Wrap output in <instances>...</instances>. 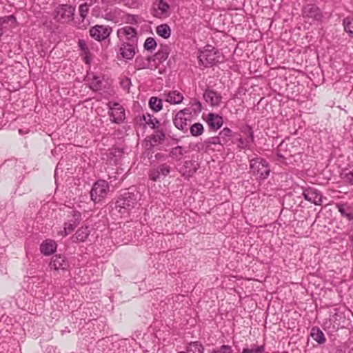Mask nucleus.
<instances>
[{"label":"nucleus","mask_w":353,"mask_h":353,"mask_svg":"<svg viewBox=\"0 0 353 353\" xmlns=\"http://www.w3.org/2000/svg\"><path fill=\"white\" fill-rule=\"evenodd\" d=\"M140 199L138 192H124L121 194L116 201V209L121 213H125L134 208Z\"/></svg>","instance_id":"1"},{"label":"nucleus","mask_w":353,"mask_h":353,"mask_svg":"<svg viewBox=\"0 0 353 353\" xmlns=\"http://www.w3.org/2000/svg\"><path fill=\"white\" fill-rule=\"evenodd\" d=\"M220 52L211 45H206L203 49L199 50L198 56L201 65L205 68L211 67L219 62Z\"/></svg>","instance_id":"2"},{"label":"nucleus","mask_w":353,"mask_h":353,"mask_svg":"<svg viewBox=\"0 0 353 353\" xmlns=\"http://www.w3.org/2000/svg\"><path fill=\"white\" fill-rule=\"evenodd\" d=\"M250 168L253 174L259 176L261 179H267L270 173L269 163L261 157H256L250 161Z\"/></svg>","instance_id":"3"},{"label":"nucleus","mask_w":353,"mask_h":353,"mask_svg":"<svg viewBox=\"0 0 353 353\" xmlns=\"http://www.w3.org/2000/svg\"><path fill=\"white\" fill-rule=\"evenodd\" d=\"M109 189V183L105 180L97 181L90 192L91 200L95 203L100 202L107 196Z\"/></svg>","instance_id":"4"},{"label":"nucleus","mask_w":353,"mask_h":353,"mask_svg":"<svg viewBox=\"0 0 353 353\" xmlns=\"http://www.w3.org/2000/svg\"><path fill=\"white\" fill-rule=\"evenodd\" d=\"M74 12L75 8L71 5H59L54 11V19L61 23L69 22L73 19Z\"/></svg>","instance_id":"5"},{"label":"nucleus","mask_w":353,"mask_h":353,"mask_svg":"<svg viewBox=\"0 0 353 353\" xmlns=\"http://www.w3.org/2000/svg\"><path fill=\"white\" fill-rule=\"evenodd\" d=\"M117 35L120 42L138 43L137 30L132 26H126L117 30Z\"/></svg>","instance_id":"6"},{"label":"nucleus","mask_w":353,"mask_h":353,"mask_svg":"<svg viewBox=\"0 0 353 353\" xmlns=\"http://www.w3.org/2000/svg\"><path fill=\"white\" fill-rule=\"evenodd\" d=\"M302 15L310 23L321 21L323 17L321 9L316 5L312 3H307L303 7Z\"/></svg>","instance_id":"7"},{"label":"nucleus","mask_w":353,"mask_h":353,"mask_svg":"<svg viewBox=\"0 0 353 353\" xmlns=\"http://www.w3.org/2000/svg\"><path fill=\"white\" fill-rule=\"evenodd\" d=\"M112 32V28L109 26L95 25L90 30V37L94 40L101 42L109 38Z\"/></svg>","instance_id":"8"},{"label":"nucleus","mask_w":353,"mask_h":353,"mask_svg":"<svg viewBox=\"0 0 353 353\" xmlns=\"http://www.w3.org/2000/svg\"><path fill=\"white\" fill-rule=\"evenodd\" d=\"M108 106L110 109L108 114L110 117V121L115 123H122L125 118L124 108L116 102H110Z\"/></svg>","instance_id":"9"},{"label":"nucleus","mask_w":353,"mask_h":353,"mask_svg":"<svg viewBox=\"0 0 353 353\" xmlns=\"http://www.w3.org/2000/svg\"><path fill=\"white\" fill-rule=\"evenodd\" d=\"M170 5L164 0H157L152 4V14L156 18H166L170 15Z\"/></svg>","instance_id":"10"},{"label":"nucleus","mask_w":353,"mask_h":353,"mask_svg":"<svg viewBox=\"0 0 353 353\" xmlns=\"http://www.w3.org/2000/svg\"><path fill=\"white\" fill-rule=\"evenodd\" d=\"M137 48L138 46L136 43L121 42L119 52L123 59L132 60L137 53Z\"/></svg>","instance_id":"11"},{"label":"nucleus","mask_w":353,"mask_h":353,"mask_svg":"<svg viewBox=\"0 0 353 353\" xmlns=\"http://www.w3.org/2000/svg\"><path fill=\"white\" fill-rule=\"evenodd\" d=\"M303 198L314 205H321L322 195L319 191L313 188H308L303 191Z\"/></svg>","instance_id":"12"},{"label":"nucleus","mask_w":353,"mask_h":353,"mask_svg":"<svg viewBox=\"0 0 353 353\" xmlns=\"http://www.w3.org/2000/svg\"><path fill=\"white\" fill-rule=\"evenodd\" d=\"M203 98L212 106H219L222 100V97L219 93L210 88L205 89Z\"/></svg>","instance_id":"13"},{"label":"nucleus","mask_w":353,"mask_h":353,"mask_svg":"<svg viewBox=\"0 0 353 353\" xmlns=\"http://www.w3.org/2000/svg\"><path fill=\"white\" fill-rule=\"evenodd\" d=\"M198 170V164L194 161H186L183 165L181 167L179 172L181 175L185 178H190Z\"/></svg>","instance_id":"14"},{"label":"nucleus","mask_w":353,"mask_h":353,"mask_svg":"<svg viewBox=\"0 0 353 353\" xmlns=\"http://www.w3.org/2000/svg\"><path fill=\"white\" fill-rule=\"evenodd\" d=\"M49 265L50 269L57 271L66 269L68 266V263L64 256L56 254L52 258Z\"/></svg>","instance_id":"15"},{"label":"nucleus","mask_w":353,"mask_h":353,"mask_svg":"<svg viewBox=\"0 0 353 353\" xmlns=\"http://www.w3.org/2000/svg\"><path fill=\"white\" fill-rule=\"evenodd\" d=\"M236 134L230 128L225 127L219 133L221 145H231L234 143L233 138Z\"/></svg>","instance_id":"16"},{"label":"nucleus","mask_w":353,"mask_h":353,"mask_svg":"<svg viewBox=\"0 0 353 353\" xmlns=\"http://www.w3.org/2000/svg\"><path fill=\"white\" fill-rule=\"evenodd\" d=\"M57 248V243L52 239H46L42 242L40 245V251L45 256H49L54 254Z\"/></svg>","instance_id":"17"},{"label":"nucleus","mask_w":353,"mask_h":353,"mask_svg":"<svg viewBox=\"0 0 353 353\" xmlns=\"http://www.w3.org/2000/svg\"><path fill=\"white\" fill-rule=\"evenodd\" d=\"M341 215L348 221H353V207L347 203H339L336 205Z\"/></svg>","instance_id":"18"},{"label":"nucleus","mask_w":353,"mask_h":353,"mask_svg":"<svg viewBox=\"0 0 353 353\" xmlns=\"http://www.w3.org/2000/svg\"><path fill=\"white\" fill-rule=\"evenodd\" d=\"M208 123L210 129L216 130L222 126L223 123V118L218 114L209 113L208 115Z\"/></svg>","instance_id":"19"},{"label":"nucleus","mask_w":353,"mask_h":353,"mask_svg":"<svg viewBox=\"0 0 353 353\" xmlns=\"http://www.w3.org/2000/svg\"><path fill=\"white\" fill-rule=\"evenodd\" d=\"M170 49L168 45H161L159 50L152 57V61L158 60L159 62L165 61L169 54Z\"/></svg>","instance_id":"20"},{"label":"nucleus","mask_w":353,"mask_h":353,"mask_svg":"<svg viewBox=\"0 0 353 353\" xmlns=\"http://www.w3.org/2000/svg\"><path fill=\"white\" fill-rule=\"evenodd\" d=\"M164 95L165 101L171 104L181 103L183 99V94L176 90L169 92L168 94H165Z\"/></svg>","instance_id":"21"},{"label":"nucleus","mask_w":353,"mask_h":353,"mask_svg":"<svg viewBox=\"0 0 353 353\" xmlns=\"http://www.w3.org/2000/svg\"><path fill=\"white\" fill-rule=\"evenodd\" d=\"M189 118L187 117H182L176 114L174 118H173V123L177 129L181 130L183 132H188L187 122Z\"/></svg>","instance_id":"22"},{"label":"nucleus","mask_w":353,"mask_h":353,"mask_svg":"<svg viewBox=\"0 0 353 353\" xmlns=\"http://www.w3.org/2000/svg\"><path fill=\"white\" fill-rule=\"evenodd\" d=\"M152 61V57L145 58L142 56H137L134 61V68L137 70L149 68Z\"/></svg>","instance_id":"23"},{"label":"nucleus","mask_w":353,"mask_h":353,"mask_svg":"<svg viewBox=\"0 0 353 353\" xmlns=\"http://www.w3.org/2000/svg\"><path fill=\"white\" fill-rule=\"evenodd\" d=\"M90 7V6H88V2H85L79 6V14L82 19V22L79 23L77 25L78 28H79V29H85L86 28L88 23H84V19L87 17Z\"/></svg>","instance_id":"24"},{"label":"nucleus","mask_w":353,"mask_h":353,"mask_svg":"<svg viewBox=\"0 0 353 353\" xmlns=\"http://www.w3.org/2000/svg\"><path fill=\"white\" fill-rule=\"evenodd\" d=\"M310 336L319 344H323L326 341L325 334L320 328L316 326L312 327Z\"/></svg>","instance_id":"25"},{"label":"nucleus","mask_w":353,"mask_h":353,"mask_svg":"<svg viewBox=\"0 0 353 353\" xmlns=\"http://www.w3.org/2000/svg\"><path fill=\"white\" fill-rule=\"evenodd\" d=\"M157 34L163 39H168L171 34V29L170 26L166 24H161L156 28Z\"/></svg>","instance_id":"26"},{"label":"nucleus","mask_w":353,"mask_h":353,"mask_svg":"<svg viewBox=\"0 0 353 353\" xmlns=\"http://www.w3.org/2000/svg\"><path fill=\"white\" fill-rule=\"evenodd\" d=\"M90 232L88 227H82L77 230L74 237L77 241L83 242L88 237Z\"/></svg>","instance_id":"27"},{"label":"nucleus","mask_w":353,"mask_h":353,"mask_svg":"<svg viewBox=\"0 0 353 353\" xmlns=\"http://www.w3.org/2000/svg\"><path fill=\"white\" fill-rule=\"evenodd\" d=\"M165 139V134L163 130L156 129L153 134L150 136V140L155 144L162 143Z\"/></svg>","instance_id":"28"},{"label":"nucleus","mask_w":353,"mask_h":353,"mask_svg":"<svg viewBox=\"0 0 353 353\" xmlns=\"http://www.w3.org/2000/svg\"><path fill=\"white\" fill-rule=\"evenodd\" d=\"M187 353H203L204 347L200 342H191L187 347Z\"/></svg>","instance_id":"29"},{"label":"nucleus","mask_w":353,"mask_h":353,"mask_svg":"<svg viewBox=\"0 0 353 353\" xmlns=\"http://www.w3.org/2000/svg\"><path fill=\"white\" fill-rule=\"evenodd\" d=\"M143 120L145 121L147 124H148L151 128L152 129H157L159 127V120L154 117L153 116L150 115V114H147L145 115H143Z\"/></svg>","instance_id":"30"},{"label":"nucleus","mask_w":353,"mask_h":353,"mask_svg":"<svg viewBox=\"0 0 353 353\" xmlns=\"http://www.w3.org/2000/svg\"><path fill=\"white\" fill-rule=\"evenodd\" d=\"M149 105L154 112H159L162 109V101L157 97H152L149 101Z\"/></svg>","instance_id":"31"},{"label":"nucleus","mask_w":353,"mask_h":353,"mask_svg":"<svg viewBox=\"0 0 353 353\" xmlns=\"http://www.w3.org/2000/svg\"><path fill=\"white\" fill-rule=\"evenodd\" d=\"M190 134L193 137H198L203 133L204 128L201 123H195L190 128Z\"/></svg>","instance_id":"32"},{"label":"nucleus","mask_w":353,"mask_h":353,"mask_svg":"<svg viewBox=\"0 0 353 353\" xmlns=\"http://www.w3.org/2000/svg\"><path fill=\"white\" fill-rule=\"evenodd\" d=\"M184 153L185 152L183 147L178 145L175 148H172V150L170 152V157L176 160H180L184 155Z\"/></svg>","instance_id":"33"},{"label":"nucleus","mask_w":353,"mask_h":353,"mask_svg":"<svg viewBox=\"0 0 353 353\" xmlns=\"http://www.w3.org/2000/svg\"><path fill=\"white\" fill-rule=\"evenodd\" d=\"M102 85V81L99 77L93 76L89 83V87L93 91H98L101 90Z\"/></svg>","instance_id":"34"},{"label":"nucleus","mask_w":353,"mask_h":353,"mask_svg":"<svg viewBox=\"0 0 353 353\" xmlns=\"http://www.w3.org/2000/svg\"><path fill=\"white\" fill-rule=\"evenodd\" d=\"M343 25L345 32H348L349 34L353 37V18L346 17L343 19Z\"/></svg>","instance_id":"35"},{"label":"nucleus","mask_w":353,"mask_h":353,"mask_svg":"<svg viewBox=\"0 0 353 353\" xmlns=\"http://www.w3.org/2000/svg\"><path fill=\"white\" fill-rule=\"evenodd\" d=\"M265 352V345H252L251 348L244 347L242 353H263Z\"/></svg>","instance_id":"36"},{"label":"nucleus","mask_w":353,"mask_h":353,"mask_svg":"<svg viewBox=\"0 0 353 353\" xmlns=\"http://www.w3.org/2000/svg\"><path fill=\"white\" fill-rule=\"evenodd\" d=\"M288 144H285L284 141H282L277 149L276 156L278 157V161L281 163H284L285 161V154H284L282 152L283 150H287Z\"/></svg>","instance_id":"37"},{"label":"nucleus","mask_w":353,"mask_h":353,"mask_svg":"<svg viewBox=\"0 0 353 353\" xmlns=\"http://www.w3.org/2000/svg\"><path fill=\"white\" fill-rule=\"evenodd\" d=\"M157 47V42L152 37H148L143 44V48L148 51H153Z\"/></svg>","instance_id":"38"},{"label":"nucleus","mask_w":353,"mask_h":353,"mask_svg":"<svg viewBox=\"0 0 353 353\" xmlns=\"http://www.w3.org/2000/svg\"><path fill=\"white\" fill-rule=\"evenodd\" d=\"M241 132L247 136V139L250 141L252 143L254 142V131L252 130V128L250 125H245L243 127L241 130Z\"/></svg>","instance_id":"39"},{"label":"nucleus","mask_w":353,"mask_h":353,"mask_svg":"<svg viewBox=\"0 0 353 353\" xmlns=\"http://www.w3.org/2000/svg\"><path fill=\"white\" fill-rule=\"evenodd\" d=\"M238 148L240 149V150H243V149H247V150H250L252 146H251V142L250 141H248V139H243L242 137H239L238 139Z\"/></svg>","instance_id":"40"},{"label":"nucleus","mask_w":353,"mask_h":353,"mask_svg":"<svg viewBox=\"0 0 353 353\" xmlns=\"http://www.w3.org/2000/svg\"><path fill=\"white\" fill-rule=\"evenodd\" d=\"M232 346L228 345H223L219 348L213 349L210 353H232Z\"/></svg>","instance_id":"41"},{"label":"nucleus","mask_w":353,"mask_h":353,"mask_svg":"<svg viewBox=\"0 0 353 353\" xmlns=\"http://www.w3.org/2000/svg\"><path fill=\"white\" fill-rule=\"evenodd\" d=\"M161 176H167L171 170L170 166L166 163L161 164L157 167Z\"/></svg>","instance_id":"42"},{"label":"nucleus","mask_w":353,"mask_h":353,"mask_svg":"<svg viewBox=\"0 0 353 353\" xmlns=\"http://www.w3.org/2000/svg\"><path fill=\"white\" fill-rule=\"evenodd\" d=\"M161 175L159 174V170L157 168H154L150 171L149 178L153 181H157L159 179Z\"/></svg>","instance_id":"43"},{"label":"nucleus","mask_w":353,"mask_h":353,"mask_svg":"<svg viewBox=\"0 0 353 353\" xmlns=\"http://www.w3.org/2000/svg\"><path fill=\"white\" fill-rule=\"evenodd\" d=\"M10 21L15 22L16 17L14 15H9L0 17V27L1 28V26L8 23Z\"/></svg>","instance_id":"44"},{"label":"nucleus","mask_w":353,"mask_h":353,"mask_svg":"<svg viewBox=\"0 0 353 353\" xmlns=\"http://www.w3.org/2000/svg\"><path fill=\"white\" fill-rule=\"evenodd\" d=\"M205 143L210 144V145H216V144L221 145V142L219 139V135H218L217 137H213L208 138L205 141Z\"/></svg>","instance_id":"45"},{"label":"nucleus","mask_w":353,"mask_h":353,"mask_svg":"<svg viewBox=\"0 0 353 353\" xmlns=\"http://www.w3.org/2000/svg\"><path fill=\"white\" fill-rule=\"evenodd\" d=\"M176 114H178L179 116H182V117L188 116V118H190L192 114V112L190 110V108H186L183 110H181Z\"/></svg>","instance_id":"46"},{"label":"nucleus","mask_w":353,"mask_h":353,"mask_svg":"<svg viewBox=\"0 0 353 353\" xmlns=\"http://www.w3.org/2000/svg\"><path fill=\"white\" fill-rule=\"evenodd\" d=\"M131 85V81L128 78H125L121 80V85L124 90H129Z\"/></svg>","instance_id":"47"},{"label":"nucleus","mask_w":353,"mask_h":353,"mask_svg":"<svg viewBox=\"0 0 353 353\" xmlns=\"http://www.w3.org/2000/svg\"><path fill=\"white\" fill-rule=\"evenodd\" d=\"M343 179L350 184H353V171L344 174Z\"/></svg>","instance_id":"48"},{"label":"nucleus","mask_w":353,"mask_h":353,"mask_svg":"<svg viewBox=\"0 0 353 353\" xmlns=\"http://www.w3.org/2000/svg\"><path fill=\"white\" fill-rule=\"evenodd\" d=\"M77 223H65L64 225V228L66 229V230L70 233L74 231L77 226Z\"/></svg>","instance_id":"49"},{"label":"nucleus","mask_w":353,"mask_h":353,"mask_svg":"<svg viewBox=\"0 0 353 353\" xmlns=\"http://www.w3.org/2000/svg\"><path fill=\"white\" fill-rule=\"evenodd\" d=\"M103 19H105V20H108V21H115V15L112 13V12H108V13H105L103 16Z\"/></svg>","instance_id":"50"},{"label":"nucleus","mask_w":353,"mask_h":353,"mask_svg":"<svg viewBox=\"0 0 353 353\" xmlns=\"http://www.w3.org/2000/svg\"><path fill=\"white\" fill-rule=\"evenodd\" d=\"M73 218L74 219V221H77L78 224L80 220L81 219V214L79 211L74 210L73 211Z\"/></svg>","instance_id":"51"},{"label":"nucleus","mask_w":353,"mask_h":353,"mask_svg":"<svg viewBox=\"0 0 353 353\" xmlns=\"http://www.w3.org/2000/svg\"><path fill=\"white\" fill-rule=\"evenodd\" d=\"M194 107V112H201V103L199 101H195V102L192 104Z\"/></svg>","instance_id":"52"},{"label":"nucleus","mask_w":353,"mask_h":353,"mask_svg":"<svg viewBox=\"0 0 353 353\" xmlns=\"http://www.w3.org/2000/svg\"><path fill=\"white\" fill-rule=\"evenodd\" d=\"M79 47L81 48V50L85 51L88 50V47L86 45V43L84 40L80 39L78 42Z\"/></svg>","instance_id":"53"},{"label":"nucleus","mask_w":353,"mask_h":353,"mask_svg":"<svg viewBox=\"0 0 353 353\" xmlns=\"http://www.w3.org/2000/svg\"><path fill=\"white\" fill-rule=\"evenodd\" d=\"M125 5L132 7L134 6L138 0H121Z\"/></svg>","instance_id":"54"},{"label":"nucleus","mask_w":353,"mask_h":353,"mask_svg":"<svg viewBox=\"0 0 353 353\" xmlns=\"http://www.w3.org/2000/svg\"><path fill=\"white\" fill-rule=\"evenodd\" d=\"M69 232L63 228V229L59 232L58 234L62 236H66Z\"/></svg>","instance_id":"55"},{"label":"nucleus","mask_w":353,"mask_h":353,"mask_svg":"<svg viewBox=\"0 0 353 353\" xmlns=\"http://www.w3.org/2000/svg\"><path fill=\"white\" fill-rule=\"evenodd\" d=\"M165 157V155L164 154H163V153H157L155 154V158L157 160H160V159H164Z\"/></svg>","instance_id":"56"},{"label":"nucleus","mask_w":353,"mask_h":353,"mask_svg":"<svg viewBox=\"0 0 353 353\" xmlns=\"http://www.w3.org/2000/svg\"><path fill=\"white\" fill-rule=\"evenodd\" d=\"M86 2L88 3L89 6H92L94 3L97 2V0H86Z\"/></svg>","instance_id":"57"}]
</instances>
